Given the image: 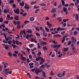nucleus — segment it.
I'll list each match as a JSON object with an SVG mask.
<instances>
[{"mask_svg": "<svg viewBox=\"0 0 79 79\" xmlns=\"http://www.w3.org/2000/svg\"><path fill=\"white\" fill-rule=\"evenodd\" d=\"M8 55L10 56V57H11L12 56V55H13V54H12V53L10 52H8Z\"/></svg>", "mask_w": 79, "mask_h": 79, "instance_id": "nucleus-19", "label": "nucleus"}, {"mask_svg": "<svg viewBox=\"0 0 79 79\" xmlns=\"http://www.w3.org/2000/svg\"><path fill=\"white\" fill-rule=\"evenodd\" d=\"M44 64L42 65L40 67V69H41V68H44Z\"/></svg>", "mask_w": 79, "mask_h": 79, "instance_id": "nucleus-60", "label": "nucleus"}, {"mask_svg": "<svg viewBox=\"0 0 79 79\" xmlns=\"http://www.w3.org/2000/svg\"><path fill=\"white\" fill-rule=\"evenodd\" d=\"M35 35H37V36L38 37H40V35L38 33V32L36 33Z\"/></svg>", "mask_w": 79, "mask_h": 79, "instance_id": "nucleus-32", "label": "nucleus"}, {"mask_svg": "<svg viewBox=\"0 0 79 79\" xmlns=\"http://www.w3.org/2000/svg\"><path fill=\"white\" fill-rule=\"evenodd\" d=\"M35 65H36V66H39V63H38V62H36L35 63Z\"/></svg>", "mask_w": 79, "mask_h": 79, "instance_id": "nucleus-58", "label": "nucleus"}, {"mask_svg": "<svg viewBox=\"0 0 79 79\" xmlns=\"http://www.w3.org/2000/svg\"><path fill=\"white\" fill-rule=\"evenodd\" d=\"M21 58L22 61H25L26 59V57H21Z\"/></svg>", "mask_w": 79, "mask_h": 79, "instance_id": "nucleus-12", "label": "nucleus"}, {"mask_svg": "<svg viewBox=\"0 0 79 79\" xmlns=\"http://www.w3.org/2000/svg\"><path fill=\"white\" fill-rule=\"evenodd\" d=\"M47 25L49 26V28H50V27H51V26H52V25L50 24L48 21H47Z\"/></svg>", "mask_w": 79, "mask_h": 79, "instance_id": "nucleus-6", "label": "nucleus"}, {"mask_svg": "<svg viewBox=\"0 0 79 79\" xmlns=\"http://www.w3.org/2000/svg\"><path fill=\"white\" fill-rule=\"evenodd\" d=\"M2 68H3V66L0 65V71H2Z\"/></svg>", "mask_w": 79, "mask_h": 79, "instance_id": "nucleus-50", "label": "nucleus"}, {"mask_svg": "<svg viewBox=\"0 0 79 79\" xmlns=\"http://www.w3.org/2000/svg\"><path fill=\"white\" fill-rule=\"evenodd\" d=\"M51 47L54 48H55L57 47V44H52L51 45Z\"/></svg>", "mask_w": 79, "mask_h": 79, "instance_id": "nucleus-8", "label": "nucleus"}, {"mask_svg": "<svg viewBox=\"0 0 79 79\" xmlns=\"http://www.w3.org/2000/svg\"><path fill=\"white\" fill-rule=\"evenodd\" d=\"M9 9H4L3 11V12L4 13H9L10 12H9Z\"/></svg>", "mask_w": 79, "mask_h": 79, "instance_id": "nucleus-3", "label": "nucleus"}, {"mask_svg": "<svg viewBox=\"0 0 79 79\" xmlns=\"http://www.w3.org/2000/svg\"><path fill=\"white\" fill-rule=\"evenodd\" d=\"M27 51L28 52V53H29V54H30V52H29L30 49L29 48H27Z\"/></svg>", "mask_w": 79, "mask_h": 79, "instance_id": "nucleus-49", "label": "nucleus"}, {"mask_svg": "<svg viewBox=\"0 0 79 79\" xmlns=\"http://www.w3.org/2000/svg\"><path fill=\"white\" fill-rule=\"evenodd\" d=\"M28 56L30 60H32V55H30Z\"/></svg>", "mask_w": 79, "mask_h": 79, "instance_id": "nucleus-38", "label": "nucleus"}, {"mask_svg": "<svg viewBox=\"0 0 79 79\" xmlns=\"http://www.w3.org/2000/svg\"><path fill=\"white\" fill-rule=\"evenodd\" d=\"M7 43L8 44H9L11 45V43H12V41L10 40L9 41H7Z\"/></svg>", "mask_w": 79, "mask_h": 79, "instance_id": "nucleus-37", "label": "nucleus"}, {"mask_svg": "<svg viewBox=\"0 0 79 79\" xmlns=\"http://www.w3.org/2000/svg\"><path fill=\"white\" fill-rule=\"evenodd\" d=\"M33 46H34V44H30L29 45V47L30 48H31V47H33Z\"/></svg>", "mask_w": 79, "mask_h": 79, "instance_id": "nucleus-51", "label": "nucleus"}, {"mask_svg": "<svg viewBox=\"0 0 79 79\" xmlns=\"http://www.w3.org/2000/svg\"><path fill=\"white\" fill-rule=\"evenodd\" d=\"M36 1H35V2L33 1V2H32L31 3V5H34V4L36 3Z\"/></svg>", "mask_w": 79, "mask_h": 79, "instance_id": "nucleus-30", "label": "nucleus"}, {"mask_svg": "<svg viewBox=\"0 0 79 79\" xmlns=\"http://www.w3.org/2000/svg\"><path fill=\"white\" fill-rule=\"evenodd\" d=\"M60 27H58L57 29V31H60Z\"/></svg>", "mask_w": 79, "mask_h": 79, "instance_id": "nucleus-64", "label": "nucleus"}, {"mask_svg": "<svg viewBox=\"0 0 79 79\" xmlns=\"http://www.w3.org/2000/svg\"><path fill=\"white\" fill-rule=\"evenodd\" d=\"M42 74L43 76V77H46L47 76H46V75H45V72H43Z\"/></svg>", "mask_w": 79, "mask_h": 79, "instance_id": "nucleus-17", "label": "nucleus"}, {"mask_svg": "<svg viewBox=\"0 0 79 79\" xmlns=\"http://www.w3.org/2000/svg\"><path fill=\"white\" fill-rule=\"evenodd\" d=\"M25 6H24V8L25 9H27V10H29L30 9V7H29V4H27V3H25Z\"/></svg>", "mask_w": 79, "mask_h": 79, "instance_id": "nucleus-1", "label": "nucleus"}, {"mask_svg": "<svg viewBox=\"0 0 79 79\" xmlns=\"http://www.w3.org/2000/svg\"><path fill=\"white\" fill-rule=\"evenodd\" d=\"M64 30H65V28L60 27V31H64Z\"/></svg>", "mask_w": 79, "mask_h": 79, "instance_id": "nucleus-54", "label": "nucleus"}, {"mask_svg": "<svg viewBox=\"0 0 79 79\" xmlns=\"http://www.w3.org/2000/svg\"><path fill=\"white\" fill-rule=\"evenodd\" d=\"M38 56H41V55H42V52H38Z\"/></svg>", "mask_w": 79, "mask_h": 79, "instance_id": "nucleus-29", "label": "nucleus"}, {"mask_svg": "<svg viewBox=\"0 0 79 79\" xmlns=\"http://www.w3.org/2000/svg\"><path fill=\"white\" fill-rule=\"evenodd\" d=\"M69 50V48H63V50L64 51V52H67L68 50Z\"/></svg>", "mask_w": 79, "mask_h": 79, "instance_id": "nucleus-11", "label": "nucleus"}, {"mask_svg": "<svg viewBox=\"0 0 79 79\" xmlns=\"http://www.w3.org/2000/svg\"><path fill=\"white\" fill-rule=\"evenodd\" d=\"M13 56H18V55H17L15 53H13Z\"/></svg>", "mask_w": 79, "mask_h": 79, "instance_id": "nucleus-61", "label": "nucleus"}, {"mask_svg": "<svg viewBox=\"0 0 79 79\" xmlns=\"http://www.w3.org/2000/svg\"><path fill=\"white\" fill-rule=\"evenodd\" d=\"M12 8H16V4H13Z\"/></svg>", "mask_w": 79, "mask_h": 79, "instance_id": "nucleus-45", "label": "nucleus"}, {"mask_svg": "<svg viewBox=\"0 0 79 79\" xmlns=\"http://www.w3.org/2000/svg\"><path fill=\"white\" fill-rule=\"evenodd\" d=\"M29 23V21L28 20H25L24 22L25 24H27V23Z\"/></svg>", "mask_w": 79, "mask_h": 79, "instance_id": "nucleus-35", "label": "nucleus"}, {"mask_svg": "<svg viewBox=\"0 0 79 79\" xmlns=\"http://www.w3.org/2000/svg\"><path fill=\"white\" fill-rule=\"evenodd\" d=\"M47 47L45 46H44L43 47V50H47Z\"/></svg>", "mask_w": 79, "mask_h": 79, "instance_id": "nucleus-48", "label": "nucleus"}, {"mask_svg": "<svg viewBox=\"0 0 79 79\" xmlns=\"http://www.w3.org/2000/svg\"><path fill=\"white\" fill-rule=\"evenodd\" d=\"M34 65V63H30L29 64V66H33Z\"/></svg>", "mask_w": 79, "mask_h": 79, "instance_id": "nucleus-57", "label": "nucleus"}, {"mask_svg": "<svg viewBox=\"0 0 79 79\" xmlns=\"http://www.w3.org/2000/svg\"><path fill=\"white\" fill-rule=\"evenodd\" d=\"M57 19L59 20V22H61L62 21V19H61V17H57Z\"/></svg>", "mask_w": 79, "mask_h": 79, "instance_id": "nucleus-15", "label": "nucleus"}, {"mask_svg": "<svg viewBox=\"0 0 79 79\" xmlns=\"http://www.w3.org/2000/svg\"><path fill=\"white\" fill-rule=\"evenodd\" d=\"M20 27H21V26L19 25H17V28L18 29H20Z\"/></svg>", "mask_w": 79, "mask_h": 79, "instance_id": "nucleus-42", "label": "nucleus"}, {"mask_svg": "<svg viewBox=\"0 0 79 79\" xmlns=\"http://www.w3.org/2000/svg\"><path fill=\"white\" fill-rule=\"evenodd\" d=\"M55 37H61V35L60 34H56L54 35Z\"/></svg>", "mask_w": 79, "mask_h": 79, "instance_id": "nucleus-24", "label": "nucleus"}, {"mask_svg": "<svg viewBox=\"0 0 79 79\" xmlns=\"http://www.w3.org/2000/svg\"><path fill=\"white\" fill-rule=\"evenodd\" d=\"M63 38L62 39V43H64L65 41V38L66 37V35L64 36V37H63Z\"/></svg>", "mask_w": 79, "mask_h": 79, "instance_id": "nucleus-16", "label": "nucleus"}, {"mask_svg": "<svg viewBox=\"0 0 79 79\" xmlns=\"http://www.w3.org/2000/svg\"><path fill=\"white\" fill-rule=\"evenodd\" d=\"M13 44H16V41L14 40H12Z\"/></svg>", "mask_w": 79, "mask_h": 79, "instance_id": "nucleus-47", "label": "nucleus"}, {"mask_svg": "<svg viewBox=\"0 0 79 79\" xmlns=\"http://www.w3.org/2000/svg\"><path fill=\"white\" fill-rule=\"evenodd\" d=\"M66 73V71H63L62 74V75L63 76H65V74Z\"/></svg>", "mask_w": 79, "mask_h": 79, "instance_id": "nucleus-31", "label": "nucleus"}, {"mask_svg": "<svg viewBox=\"0 0 79 79\" xmlns=\"http://www.w3.org/2000/svg\"><path fill=\"white\" fill-rule=\"evenodd\" d=\"M12 46L13 47V48H16V47H19V46H17L15 44H12Z\"/></svg>", "mask_w": 79, "mask_h": 79, "instance_id": "nucleus-20", "label": "nucleus"}, {"mask_svg": "<svg viewBox=\"0 0 79 79\" xmlns=\"http://www.w3.org/2000/svg\"><path fill=\"white\" fill-rule=\"evenodd\" d=\"M43 36L44 37H47V34L46 33H44Z\"/></svg>", "mask_w": 79, "mask_h": 79, "instance_id": "nucleus-40", "label": "nucleus"}, {"mask_svg": "<svg viewBox=\"0 0 79 79\" xmlns=\"http://www.w3.org/2000/svg\"><path fill=\"white\" fill-rule=\"evenodd\" d=\"M5 47L6 50H8V49H9V47H8V46L6 45L5 46Z\"/></svg>", "mask_w": 79, "mask_h": 79, "instance_id": "nucleus-39", "label": "nucleus"}, {"mask_svg": "<svg viewBox=\"0 0 79 79\" xmlns=\"http://www.w3.org/2000/svg\"><path fill=\"white\" fill-rule=\"evenodd\" d=\"M41 61H42V62H43V63H44L45 62V60L43 58V57H42L41 58Z\"/></svg>", "mask_w": 79, "mask_h": 79, "instance_id": "nucleus-28", "label": "nucleus"}, {"mask_svg": "<svg viewBox=\"0 0 79 79\" xmlns=\"http://www.w3.org/2000/svg\"><path fill=\"white\" fill-rule=\"evenodd\" d=\"M27 32H28V33H29L30 34H31V33H32V30H30V29H28V30H27Z\"/></svg>", "mask_w": 79, "mask_h": 79, "instance_id": "nucleus-18", "label": "nucleus"}, {"mask_svg": "<svg viewBox=\"0 0 79 79\" xmlns=\"http://www.w3.org/2000/svg\"><path fill=\"white\" fill-rule=\"evenodd\" d=\"M57 76L59 77H60V78L62 77H63V76L62 75V74H61V73L60 72H59L57 74Z\"/></svg>", "mask_w": 79, "mask_h": 79, "instance_id": "nucleus-4", "label": "nucleus"}, {"mask_svg": "<svg viewBox=\"0 0 79 79\" xmlns=\"http://www.w3.org/2000/svg\"><path fill=\"white\" fill-rule=\"evenodd\" d=\"M14 11L15 13H16V14H17L18 15L19 14V9L18 8H17V9H16V10L15 9Z\"/></svg>", "mask_w": 79, "mask_h": 79, "instance_id": "nucleus-2", "label": "nucleus"}, {"mask_svg": "<svg viewBox=\"0 0 79 79\" xmlns=\"http://www.w3.org/2000/svg\"><path fill=\"white\" fill-rule=\"evenodd\" d=\"M14 19L15 20H19V17L17 16H15L14 17Z\"/></svg>", "mask_w": 79, "mask_h": 79, "instance_id": "nucleus-21", "label": "nucleus"}, {"mask_svg": "<svg viewBox=\"0 0 79 79\" xmlns=\"http://www.w3.org/2000/svg\"><path fill=\"white\" fill-rule=\"evenodd\" d=\"M41 43H40V45H42V44L43 45H47L48 43H46L45 41H41Z\"/></svg>", "mask_w": 79, "mask_h": 79, "instance_id": "nucleus-5", "label": "nucleus"}, {"mask_svg": "<svg viewBox=\"0 0 79 79\" xmlns=\"http://www.w3.org/2000/svg\"><path fill=\"white\" fill-rule=\"evenodd\" d=\"M16 40L15 41V43L17 45H19V41L17 40Z\"/></svg>", "mask_w": 79, "mask_h": 79, "instance_id": "nucleus-27", "label": "nucleus"}, {"mask_svg": "<svg viewBox=\"0 0 79 79\" xmlns=\"http://www.w3.org/2000/svg\"><path fill=\"white\" fill-rule=\"evenodd\" d=\"M45 5H46V4H41L40 6H45Z\"/></svg>", "mask_w": 79, "mask_h": 79, "instance_id": "nucleus-46", "label": "nucleus"}, {"mask_svg": "<svg viewBox=\"0 0 79 79\" xmlns=\"http://www.w3.org/2000/svg\"><path fill=\"white\" fill-rule=\"evenodd\" d=\"M63 26L64 27H66V23H64V24H63Z\"/></svg>", "mask_w": 79, "mask_h": 79, "instance_id": "nucleus-55", "label": "nucleus"}, {"mask_svg": "<svg viewBox=\"0 0 79 79\" xmlns=\"http://www.w3.org/2000/svg\"><path fill=\"white\" fill-rule=\"evenodd\" d=\"M62 55H63V54L61 53L60 54H59L58 56V58H60L62 56Z\"/></svg>", "mask_w": 79, "mask_h": 79, "instance_id": "nucleus-41", "label": "nucleus"}, {"mask_svg": "<svg viewBox=\"0 0 79 79\" xmlns=\"http://www.w3.org/2000/svg\"><path fill=\"white\" fill-rule=\"evenodd\" d=\"M51 12L52 13H55V12H56V9L55 8L52 9L51 10Z\"/></svg>", "mask_w": 79, "mask_h": 79, "instance_id": "nucleus-14", "label": "nucleus"}, {"mask_svg": "<svg viewBox=\"0 0 79 79\" xmlns=\"http://www.w3.org/2000/svg\"><path fill=\"white\" fill-rule=\"evenodd\" d=\"M64 33H65V32L64 31L61 32V34H62V35H64Z\"/></svg>", "mask_w": 79, "mask_h": 79, "instance_id": "nucleus-63", "label": "nucleus"}, {"mask_svg": "<svg viewBox=\"0 0 79 79\" xmlns=\"http://www.w3.org/2000/svg\"><path fill=\"white\" fill-rule=\"evenodd\" d=\"M63 10L64 12H66L67 10V8H65V7H63Z\"/></svg>", "mask_w": 79, "mask_h": 79, "instance_id": "nucleus-25", "label": "nucleus"}, {"mask_svg": "<svg viewBox=\"0 0 79 79\" xmlns=\"http://www.w3.org/2000/svg\"><path fill=\"white\" fill-rule=\"evenodd\" d=\"M73 43H76V39H74L73 40Z\"/></svg>", "mask_w": 79, "mask_h": 79, "instance_id": "nucleus-43", "label": "nucleus"}, {"mask_svg": "<svg viewBox=\"0 0 79 79\" xmlns=\"http://www.w3.org/2000/svg\"><path fill=\"white\" fill-rule=\"evenodd\" d=\"M3 72L4 73H5L6 75H8V72L7 71H6V70L5 71V70H4Z\"/></svg>", "mask_w": 79, "mask_h": 79, "instance_id": "nucleus-33", "label": "nucleus"}, {"mask_svg": "<svg viewBox=\"0 0 79 79\" xmlns=\"http://www.w3.org/2000/svg\"><path fill=\"white\" fill-rule=\"evenodd\" d=\"M39 29L41 31H44V29H43V27H40Z\"/></svg>", "mask_w": 79, "mask_h": 79, "instance_id": "nucleus-36", "label": "nucleus"}, {"mask_svg": "<svg viewBox=\"0 0 79 79\" xmlns=\"http://www.w3.org/2000/svg\"><path fill=\"white\" fill-rule=\"evenodd\" d=\"M35 73H36L37 75H38V74L40 73V71H39L37 70V68H36L35 70Z\"/></svg>", "mask_w": 79, "mask_h": 79, "instance_id": "nucleus-9", "label": "nucleus"}, {"mask_svg": "<svg viewBox=\"0 0 79 79\" xmlns=\"http://www.w3.org/2000/svg\"><path fill=\"white\" fill-rule=\"evenodd\" d=\"M61 2H62V5L63 6H64V5H65L64 4V1L63 0H62Z\"/></svg>", "mask_w": 79, "mask_h": 79, "instance_id": "nucleus-26", "label": "nucleus"}, {"mask_svg": "<svg viewBox=\"0 0 79 79\" xmlns=\"http://www.w3.org/2000/svg\"><path fill=\"white\" fill-rule=\"evenodd\" d=\"M23 33L24 34V35H26V32H25V30H23V31H21V32L20 33V34L23 35Z\"/></svg>", "mask_w": 79, "mask_h": 79, "instance_id": "nucleus-10", "label": "nucleus"}, {"mask_svg": "<svg viewBox=\"0 0 79 79\" xmlns=\"http://www.w3.org/2000/svg\"><path fill=\"white\" fill-rule=\"evenodd\" d=\"M14 3V0H10V3H11V4H12V3Z\"/></svg>", "mask_w": 79, "mask_h": 79, "instance_id": "nucleus-44", "label": "nucleus"}, {"mask_svg": "<svg viewBox=\"0 0 79 79\" xmlns=\"http://www.w3.org/2000/svg\"><path fill=\"white\" fill-rule=\"evenodd\" d=\"M26 15H27L26 13H25L24 14L22 15V16L24 17H25V16H26Z\"/></svg>", "mask_w": 79, "mask_h": 79, "instance_id": "nucleus-53", "label": "nucleus"}, {"mask_svg": "<svg viewBox=\"0 0 79 79\" xmlns=\"http://www.w3.org/2000/svg\"><path fill=\"white\" fill-rule=\"evenodd\" d=\"M77 34V31H75L73 32L74 35H76Z\"/></svg>", "mask_w": 79, "mask_h": 79, "instance_id": "nucleus-34", "label": "nucleus"}, {"mask_svg": "<svg viewBox=\"0 0 79 79\" xmlns=\"http://www.w3.org/2000/svg\"><path fill=\"white\" fill-rule=\"evenodd\" d=\"M31 42H34L35 43H37V41L35 40V39L34 38H31Z\"/></svg>", "mask_w": 79, "mask_h": 79, "instance_id": "nucleus-7", "label": "nucleus"}, {"mask_svg": "<svg viewBox=\"0 0 79 79\" xmlns=\"http://www.w3.org/2000/svg\"><path fill=\"white\" fill-rule=\"evenodd\" d=\"M34 20V18L32 17L30 18V21H33Z\"/></svg>", "mask_w": 79, "mask_h": 79, "instance_id": "nucleus-23", "label": "nucleus"}, {"mask_svg": "<svg viewBox=\"0 0 79 79\" xmlns=\"http://www.w3.org/2000/svg\"><path fill=\"white\" fill-rule=\"evenodd\" d=\"M48 64V63H46L45 64H43L44 65V67H46V66H47V65Z\"/></svg>", "mask_w": 79, "mask_h": 79, "instance_id": "nucleus-56", "label": "nucleus"}, {"mask_svg": "<svg viewBox=\"0 0 79 79\" xmlns=\"http://www.w3.org/2000/svg\"><path fill=\"white\" fill-rule=\"evenodd\" d=\"M7 37L8 38L9 40H11V39H12V38H11L9 36H7Z\"/></svg>", "mask_w": 79, "mask_h": 79, "instance_id": "nucleus-59", "label": "nucleus"}, {"mask_svg": "<svg viewBox=\"0 0 79 79\" xmlns=\"http://www.w3.org/2000/svg\"><path fill=\"white\" fill-rule=\"evenodd\" d=\"M3 18H0V23H1V22H2V21H3Z\"/></svg>", "mask_w": 79, "mask_h": 79, "instance_id": "nucleus-62", "label": "nucleus"}, {"mask_svg": "<svg viewBox=\"0 0 79 79\" xmlns=\"http://www.w3.org/2000/svg\"><path fill=\"white\" fill-rule=\"evenodd\" d=\"M45 29L47 31V32H50V31H49V30H50L49 29H48L47 27H45Z\"/></svg>", "mask_w": 79, "mask_h": 79, "instance_id": "nucleus-22", "label": "nucleus"}, {"mask_svg": "<svg viewBox=\"0 0 79 79\" xmlns=\"http://www.w3.org/2000/svg\"><path fill=\"white\" fill-rule=\"evenodd\" d=\"M21 23H20V22L19 21H17V25H19Z\"/></svg>", "mask_w": 79, "mask_h": 79, "instance_id": "nucleus-52", "label": "nucleus"}, {"mask_svg": "<svg viewBox=\"0 0 79 79\" xmlns=\"http://www.w3.org/2000/svg\"><path fill=\"white\" fill-rule=\"evenodd\" d=\"M20 5L21 6H23V5H24V2L23 1L22 2V3L20 2Z\"/></svg>", "mask_w": 79, "mask_h": 79, "instance_id": "nucleus-13", "label": "nucleus"}]
</instances>
